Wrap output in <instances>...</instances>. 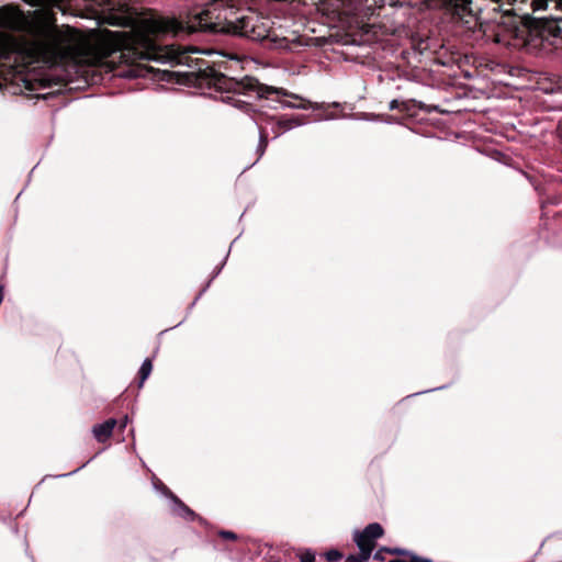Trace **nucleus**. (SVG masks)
Instances as JSON below:
<instances>
[{"label":"nucleus","mask_w":562,"mask_h":562,"mask_svg":"<svg viewBox=\"0 0 562 562\" xmlns=\"http://www.w3.org/2000/svg\"><path fill=\"white\" fill-rule=\"evenodd\" d=\"M0 29L25 32L32 41L25 48L27 64L53 63L64 57L66 36L57 25L29 19L21 10L14 7L0 8Z\"/></svg>","instance_id":"nucleus-1"},{"label":"nucleus","mask_w":562,"mask_h":562,"mask_svg":"<svg viewBox=\"0 0 562 562\" xmlns=\"http://www.w3.org/2000/svg\"><path fill=\"white\" fill-rule=\"evenodd\" d=\"M189 57L177 53L173 48L161 47L149 37L140 36L130 44H123L119 49L110 54L108 61L113 76L122 78L147 77L154 69L143 61L154 60L158 63L183 64Z\"/></svg>","instance_id":"nucleus-2"},{"label":"nucleus","mask_w":562,"mask_h":562,"mask_svg":"<svg viewBox=\"0 0 562 562\" xmlns=\"http://www.w3.org/2000/svg\"><path fill=\"white\" fill-rule=\"evenodd\" d=\"M196 71L201 81L209 86H213L218 90H224L227 92L232 91L234 94H254L259 99L265 98L267 100L280 102L283 108L305 110L313 106L310 102L294 103L289 101H281L279 99L281 95L292 97L295 99H299V97L291 94L283 89L261 85L257 79L251 77H245L241 80H235L234 78L225 76L220 71V69H216L214 65H210L205 60H199L196 63Z\"/></svg>","instance_id":"nucleus-3"},{"label":"nucleus","mask_w":562,"mask_h":562,"mask_svg":"<svg viewBox=\"0 0 562 562\" xmlns=\"http://www.w3.org/2000/svg\"><path fill=\"white\" fill-rule=\"evenodd\" d=\"M155 487L160 490L172 501V512L175 515L180 516L186 520H194L196 518L195 513L181 502L166 485L159 483V485L155 484Z\"/></svg>","instance_id":"nucleus-4"},{"label":"nucleus","mask_w":562,"mask_h":562,"mask_svg":"<svg viewBox=\"0 0 562 562\" xmlns=\"http://www.w3.org/2000/svg\"><path fill=\"white\" fill-rule=\"evenodd\" d=\"M383 536V528L378 522L369 524L361 532L355 531L353 540L363 543H374V540Z\"/></svg>","instance_id":"nucleus-5"},{"label":"nucleus","mask_w":562,"mask_h":562,"mask_svg":"<svg viewBox=\"0 0 562 562\" xmlns=\"http://www.w3.org/2000/svg\"><path fill=\"white\" fill-rule=\"evenodd\" d=\"M115 425L116 420L114 418H110L102 424L94 425L92 428L94 438L99 442H104L106 439L111 437Z\"/></svg>","instance_id":"nucleus-6"},{"label":"nucleus","mask_w":562,"mask_h":562,"mask_svg":"<svg viewBox=\"0 0 562 562\" xmlns=\"http://www.w3.org/2000/svg\"><path fill=\"white\" fill-rule=\"evenodd\" d=\"M255 123L259 128V144L257 147V153L260 158L265 154L266 148L268 146V133L266 127L263 126V117L259 116L255 119Z\"/></svg>","instance_id":"nucleus-7"},{"label":"nucleus","mask_w":562,"mask_h":562,"mask_svg":"<svg viewBox=\"0 0 562 562\" xmlns=\"http://www.w3.org/2000/svg\"><path fill=\"white\" fill-rule=\"evenodd\" d=\"M360 550L359 555L356 558L357 562H367L372 553L374 543H363L361 541H355Z\"/></svg>","instance_id":"nucleus-8"},{"label":"nucleus","mask_w":562,"mask_h":562,"mask_svg":"<svg viewBox=\"0 0 562 562\" xmlns=\"http://www.w3.org/2000/svg\"><path fill=\"white\" fill-rule=\"evenodd\" d=\"M151 370H153V364H151V360L149 358H146L140 368H139V371H138V375H139V387L143 386L144 382L147 380V378L150 375L151 373Z\"/></svg>","instance_id":"nucleus-9"},{"label":"nucleus","mask_w":562,"mask_h":562,"mask_svg":"<svg viewBox=\"0 0 562 562\" xmlns=\"http://www.w3.org/2000/svg\"><path fill=\"white\" fill-rule=\"evenodd\" d=\"M301 124H302V122L297 119H282V120H278V122H277L278 127L281 128L282 131H289V130L293 128L294 126H299Z\"/></svg>","instance_id":"nucleus-10"},{"label":"nucleus","mask_w":562,"mask_h":562,"mask_svg":"<svg viewBox=\"0 0 562 562\" xmlns=\"http://www.w3.org/2000/svg\"><path fill=\"white\" fill-rule=\"evenodd\" d=\"M24 1L33 7L49 8V7L59 5V3L63 0H24Z\"/></svg>","instance_id":"nucleus-11"},{"label":"nucleus","mask_w":562,"mask_h":562,"mask_svg":"<svg viewBox=\"0 0 562 562\" xmlns=\"http://www.w3.org/2000/svg\"><path fill=\"white\" fill-rule=\"evenodd\" d=\"M390 110H401L402 112H407L411 110L408 105V101H398V100H392L389 104Z\"/></svg>","instance_id":"nucleus-12"},{"label":"nucleus","mask_w":562,"mask_h":562,"mask_svg":"<svg viewBox=\"0 0 562 562\" xmlns=\"http://www.w3.org/2000/svg\"><path fill=\"white\" fill-rule=\"evenodd\" d=\"M389 562H432V561L428 560V559H420L419 557H417L415 554H408L403 558L390 560Z\"/></svg>","instance_id":"nucleus-13"},{"label":"nucleus","mask_w":562,"mask_h":562,"mask_svg":"<svg viewBox=\"0 0 562 562\" xmlns=\"http://www.w3.org/2000/svg\"><path fill=\"white\" fill-rule=\"evenodd\" d=\"M342 558V554L338 550H329L326 552V559L329 562L339 561Z\"/></svg>","instance_id":"nucleus-14"},{"label":"nucleus","mask_w":562,"mask_h":562,"mask_svg":"<svg viewBox=\"0 0 562 562\" xmlns=\"http://www.w3.org/2000/svg\"><path fill=\"white\" fill-rule=\"evenodd\" d=\"M315 561V554L311 550H306L300 555V562H314Z\"/></svg>","instance_id":"nucleus-15"},{"label":"nucleus","mask_w":562,"mask_h":562,"mask_svg":"<svg viewBox=\"0 0 562 562\" xmlns=\"http://www.w3.org/2000/svg\"><path fill=\"white\" fill-rule=\"evenodd\" d=\"M385 552L390 553V554H398V555H404V557L408 555V554H413L412 552L400 549V548H386V547H385Z\"/></svg>","instance_id":"nucleus-16"},{"label":"nucleus","mask_w":562,"mask_h":562,"mask_svg":"<svg viewBox=\"0 0 562 562\" xmlns=\"http://www.w3.org/2000/svg\"><path fill=\"white\" fill-rule=\"evenodd\" d=\"M533 11L544 10L548 7V0H533Z\"/></svg>","instance_id":"nucleus-17"},{"label":"nucleus","mask_w":562,"mask_h":562,"mask_svg":"<svg viewBox=\"0 0 562 562\" xmlns=\"http://www.w3.org/2000/svg\"><path fill=\"white\" fill-rule=\"evenodd\" d=\"M218 535L223 538V539H227V540H236L237 539V535L233 531H229V530H221L218 532Z\"/></svg>","instance_id":"nucleus-18"},{"label":"nucleus","mask_w":562,"mask_h":562,"mask_svg":"<svg viewBox=\"0 0 562 562\" xmlns=\"http://www.w3.org/2000/svg\"><path fill=\"white\" fill-rule=\"evenodd\" d=\"M385 547L380 548L374 554L373 559L376 561H384Z\"/></svg>","instance_id":"nucleus-19"},{"label":"nucleus","mask_w":562,"mask_h":562,"mask_svg":"<svg viewBox=\"0 0 562 562\" xmlns=\"http://www.w3.org/2000/svg\"><path fill=\"white\" fill-rule=\"evenodd\" d=\"M557 132L559 137L562 139V120L558 124Z\"/></svg>","instance_id":"nucleus-20"},{"label":"nucleus","mask_w":562,"mask_h":562,"mask_svg":"<svg viewBox=\"0 0 562 562\" xmlns=\"http://www.w3.org/2000/svg\"><path fill=\"white\" fill-rule=\"evenodd\" d=\"M127 423H128V417H127V416H125V417L123 418V420L121 422L120 427H121V428H125V427H126V425H127Z\"/></svg>","instance_id":"nucleus-21"},{"label":"nucleus","mask_w":562,"mask_h":562,"mask_svg":"<svg viewBox=\"0 0 562 562\" xmlns=\"http://www.w3.org/2000/svg\"><path fill=\"white\" fill-rule=\"evenodd\" d=\"M83 467H85V464H83V465H81L80 468H78V469H76V470L71 471L70 473H68V475H71V474H74V473H77V472H78L81 468H83ZM64 476H67V474H60V475H58V477H64Z\"/></svg>","instance_id":"nucleus-22"},{"label":"nucleus","mask_w":562,"mask_h":562,"mask_svg":"<svg viewBox=\"0 0 562 562\" xmlns=\"http://www.w3.org/2000/svg\"><path fill=\"white\" fill-rule=\"evenodd\" d=\"M224 265H225V260H224V261L221 263V266L216 269V271H215V273H214L213 278H215V277L220 273V271L222 270V268H223V266H224Z\"/></svg>","instance_id":"nucleus-23"},{"label":"nucleus","mask_w":562,"mask_h":562,"mask_svg":"<svg viewBox=\"0 0 562 562\" xmlns=\"http://www.w3.org/2000/svg\"><path fill=\"white\" fill-rule=\"evenodd\" d=\"M3 288H4V286H3L2 284H0V304H1V303H2V301H3Z\"/></svg>","instance_id":"nucleus-24"},{"label":"nucleus","mask_w":562,"mask_h":562,"mask_svg":"<svg viewBox=\"0 0 562 562\" xmlns=\"http://www.w3.org/2000/svg\"><path fill=\"white\" fill-rule=\"evenodd\" d=\"M346 562H357L356 557H349Z\"/></svg>","instance_id":"nucleus-25"},{"label":"nucleus","mask_w":562,"mask_h":562,"mask_svg":"<svg viewBox=\"0 0 562 562\" xmlns=\"http://www.w3.org/2000/svg\"><path fill=\"white\" fill-rule=\"evenodd\" d=\"M169 76L167 72H162L161 79H166V77Z\"/></svg>","instance_id":"nucleus-26"},{"label":"nucleus","mask_w":562,"mask_h":562,"mask_svg":"<svg viewBox=\"0 0 562 562\" xmlns=\"http://www.w3.org/2000/svg\"><path fill=\"white\" fill-rule=\"evenodd\" d=\"M202 295V292H199L198 296H195V300H199V297H201Z\"/></svg>","instance_id":"nucleus-27"},{"label":"nucleus","mask_w":562,"mask_h":562,"mask_svg":"<svg viewBox=\"0 0 562 562\" xmlns=\"http://www.w3.org/2000/svg\"><path fill=\"white\" fill-rule=\"evenodd\" d=\"M202 295V292H199L198 296H195V300H199V297H201Z\"/></svg>","instance_id":"nucleus-28"},{"label":"nucleus","mask_w":562,"mask_h":562,"mask_svg":"<svg viewBox=\"0 0 562 562\" xmlns=\"http://www.w3.org/2000/svg\"><path fill=\"white\" fill-rule=\"evenodd\" d=\"M202 295V292H199L198 296H195V300H199V297H201Z\"/></svg>","instance_id":"nucleus-29"}]
</instances>
